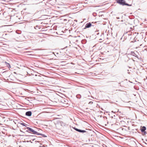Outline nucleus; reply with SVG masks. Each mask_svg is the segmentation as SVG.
<instances>
[{"label": "nucleus", "instance_id": "1", "mask_svg": "<svg viewBox=\"0 0 147 147\" xmlns=\"http://www.w3.org/2000/svg\"><path fill=\"white\" fill-rule=\"evenodd\" d=\"M116 1L117 3L121 5L128 6L131 5H129L127 3H126L124 0H116Z\"/></svg>", "mask_w": 147, "mask_h": 147}, {"label": "nucleus", "instance_id": "2", "mask_svg": "<svg viewBox=\"0 0 147 147\" xmlns=\"http://www.w3.org/2000/svg\"><path fill=\"white\" fill-rule=\"evenodd\" d=\"M91 131L90 130H87V131H85V130H81V129H79V131H78V132H81V133H86V134L88 135V136H90V133L91 132Z\"/></svg>", "mask_w": 147, "mask_h": 147}, {"label": "nucleus", "instance_id": "3", "mask_svg": "<svg viewBox=\"0 0 147 147\" xmlns=\"http://www.w3.org/2000/svg\"><path fill=\"white\" fill-rule=\"evenodd\" d=\"M27 129H28V131L31 132L32 133L34 134L37 135L38 132L36 131H35V130H33L32 128H30L29 127H27Z\"/></svg>", "mask_w": 147, "mask_h": 147}, {"label": "nucleus", "instance_id": "4", "mask_svg": "<svg viewBox=\"0 0 147 147\" xmlns=\"http://www.w3.org/2000/svg\"><path fill=\"white\" fill-rule=\"evenodd\" d=\"M146 129V127L145 126L142 127L141 128V131L142 132L143 134V135H145L146 134V132L145 131Z\"/></svg>", "mask_w": 147, "mask_h": 147}, {"label": "nucleus", "instance_id": "5", "mask_svg": "<svg viewBox=\"0 0 147 147\" xmlns=\"http://www.w3.org/2000/svg\"><path fill=\"white\" fill-rule=\"evenodd\" d=\"M32 112L30 111H28L26 112V115L27 116H30L32 115Z\"/></svg>", "mask_w": 147, "mask_h": 147}, {"label": "nucleus", "instance_id": "6", "mask_svg": "<svg viewBox=\"0 0 147 147\" xmlns=\"http://www.w3.org/2000/svg\"><path fill=\"white\" fill-rule=\"evenodd\" d=\"M92 25L91 23L90 22L87 23L85 25V27L86 28H89Z\"/></svg>", "mask_w": 147, "mask_h": 147}, {"label": "nucleus", "instance_id": "7", "mask_svg": "<svg viewBox=\"0 0 147 147\" xmlns=\"http://www.w3.org/2000/svg\"><path fill=\"white\" fill-rule=\"evenodd\" d=\"M37 135H41L42 136L44 137H47V136H45V134H40V133H38Z\"/></svg>", "mask_w": 147, "mask_h": 147}, {"label": "nucleus", "instance_id": "8", "mask_svg": "<svg viewBox=\"0 0 147 147\" xmlns=\"http://www.w3.org/2000/svg\"><path fill=\"white\" fill-rule=\"evenodd\" d=\"M76 97L79 99H80L81 98V95L80 94H77L76 96Z\"/></svg>", "mask_w": 147, "mask_h": 147}, {"label": "nucleus", "instance_id": "9", "mask_svg": "<svg viewBox=\"0 0 147 147\" xmlns=\"http://www.w3.org/2000/svg\"><path fill=\"white\" fill-rule=\"evenodd\" d=\"M74 129H75L76 131H79V129H78L76 127H74Z\"/></svg>", "mask_w": 147, "mask_h": 147}, {"label": "nucleus", "instance_id": "10", "mask_svg": "<svg viewBox=\"0 0 147 147\" xmlns=\"http://www.w3.org/2000/svg\"><path fill=\"white\" fill-rule=\"evenodd\" d=\"M5 63H7L6 65H7V66H9V67H10V64H9V63H7L6 62H5Z\"/></svg>", "mask_w": 147, "mask_h": 147}, {"label": "nucleus", "instance_id": "11", "mask_svg": "<svg viewBox=\"0 0 147 147\" xmlns=\"http://www.w3.org/2000/svg\"><path fill=\"white\" fill-rule=\"evenodd\" d=\"M92 103H93V102H92V101H90V102H89V103H88V104H92Z\"/></svg>", "mask_w": 147, "mask_h": 147}, {"label": "nucleus", "instance_id": "12", "mask_svg": "<svg viewBox=\"0 0 147 147\" xmlns=\"http://www.w3.org/2000/svg\"><path fill=\"white\" fill-rule=\"evenodd\" d=\"M21 125H22L23 126H25V125H24L25 124H24V123H21Z\"/></svg>", "mask_w": 147, "mask_h": 147}, {"label": "nucleus", "instance_id": "13", "mask_svg": "<svg viewBox=\"0 0 147 147\" xmlns=\"http://www.w3.org/2000/svg\"><path fill=\"white\" fill-rule=\"evenodd\" d=\"M38 28V26H36L35 27H34V28L35 29H37V28Z\"/></svg>", "mask_w": 147, "mask_h": 147}, {"label": "nucleus", "instance_id": "14", "mask_svg": "<svg viewBox=\"0 0 147 147\" xmlns=\"http://www.w3.org/2000/svg\"><path fill=\"white\" fill-rule=\"evenodd\" d=\"M117 19H119V17H117Z\"/></svg>", "mask_w": 147, "mask_h": 147}, {"label": "nucleus", "instance_id": "15", "mask_svg": "<svg viewBox=\"0 0 147 147\" xmlns=\"http://www.w3.org/2000/svg\"><path fill=\"white\" fill-rule=\"evenodd\" d=\"M99 34V33H98L97 34V35H98Z\"/></svg>", "mask_w": 147, "mask_h": 147}, {"label": "nucleus", "instance_id": "16", "mask_svg": "<svg viewBox=\"0 0 147 147\" xmlns=\"http://www.w3.org/2000/svg\"><path fill=\"white\" fill-rule=\"evenodd\" d=\"M99 40H102V39H99Z\"/></svg>", "mask_w": 147, "mask_h": 147}]
</instances>
